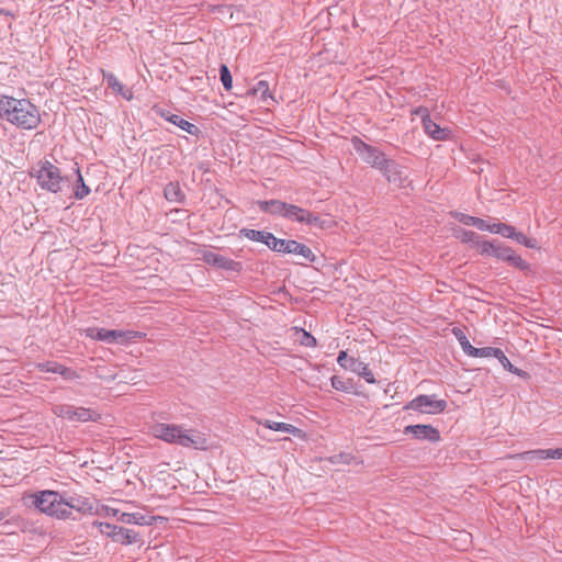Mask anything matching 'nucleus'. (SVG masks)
Wrapping results in <instances>:
<instances>
[{"instance_id": "17", "label": "nucleus", "mask_w": 562, "mask_h": 562, "mask_svg": "<svg viewBox=\"0 0 562 562\" xmlns=\"http://www.w3.org/2000/svg\"><path fill=\"white\" fill-rule=\"evenodd\" d=\"M425 133L435 140H448L452 138V132L448 128L440 127L431 117L423 123Z\"/></svg>"}, {"instance_id": "45", "label": "nucleus", "mask_w": 562, "mask_h": 562, "mask_svg": "<svg viewBox=\"0 0 562 562\" xmlns=\"http://www.w3.org/2000/svg\"><path fill=\"white\" fill-rule=\"evenodd\" d=\"M55 414L59 416V414H66V411H63V406L55 409Z\"/></svg>"}, {"instance_id": "43", "label": "nucleus", "mask_w": 562, "mask_h": 562, "mask_svg": "<svg viewBox=\"0 0 562 562\" xmlns=\"http://www.w3.org/2000/svg\"><path fill=\"white\" fill-rule=\"evenodd\" d=\"M63 411H66V414H59L60 417L74 420V411H76L75 407L63 406Z\"/></svg>"}, {"instance_id": "14", "label": "nucleus", "mask_w": 562, "mask_h": 562, "mask_svg": "<svg viewBox=\"0 0 562 562\" xmlns=\"http://www.w3.org/2000/svg\"><path fill=\"white\" fill-rule=\"evenodd\" d=\"M405 434H411L418 440L438 442L441 439L440 431L431 425H409L404 429Z\"/></svg>"}, {"instance_id": "29", "label": "nucleus", "mask_w": 562, "mask_h": 562, "mask_svg": "<svg viewBox=\"0 0 562 562\" xmlns=\"http://www.w3.org/2000/svg\"><path fill=\"white\" fill-rule=\"evenodd\" d=\"M166 119L171 122L172 124L177 125L178 127H180L181 130L188 132L189 134L191 135H194L198 133V127L193 124H191L190 122L183 120L182 117L178 116V115H170V116H166Z\"/></svg>"}, {"instance_id": "19", "label": "nucleus", "mask_w": 562, "mask_h": 562, "mask_svg": "<svg viewBox=\"0 0 562 562\" xmlns=\"http://www.w3.org/2000/svg\"><path fill=\"white\" fill-rule=\"evenodd\" d=\"M246 95L257 98L260 102L263 103H267L269 100H273L269 83L266 80L258 81L251 89L247 91Z\"/></svg>"}, {"instance_id": "32", "label": "nucleus", "mask_w": 562, "mask_h": 562, "mask_svg": "<svg viewBox=\"0 0 562 562\" xmlns=\"http://www.w3.org/2000/svg\"><path fill=\"white\" fill-rule=\"evenodd\" d=\"M452 334L457 338V340L459 341L463 352L469 356V353H470V351H471L473 346L470 344V341L467 338V336L463 333V330L461 328H459V327H453L452 328Z\"/></svg>"}, {"instance_id": "2", "label": "nucleus", "mask_w": 562, "mask_h": 562, "mask_svg": "<svg viewBox=\"0 0 562 562\" xmlns=\"http://www.w3.org/2000/svg\"><path fill=\"white\" fill-rule=\"evenodd\" d=\"M0 117L22 130H35L42 122L38 108L27 99L0 98Z\"/></svg>"}, {"instance_id": "23", "label": "nucleus", "mask_w": 562, "mask_h": 562, "mask_svg": "<svg viewBox=\"0 0 562 562\" xmlns=\"http://www.w3.org/2000/svg\"><path fill=\"white\" fill-rule=\"evenodd\" d=\"M103 75L111 89L128 101L133 99V92L130 89H126L114 75L105 72H103Z\"/></svg>"}, {"instance_id": "20", "label": "nucleus", "mask_w": 562, "mask_h": 562, "mask_svg": "<svg viewBox=\"0 0 562 562\" xmlns=\"http://www.w3.org/2000/svg\"><path fill=\"white\" fill-rule=\"evenodd\" d=\"M257 204L262 212L282 217H284L288 206V203L280 200L258 201Z\"/></svg>"}, {"instance_id": "38", "label": "nucleus", "mask_w": 562, "mask_h": 562, "mask_svg": "<svg viewBox=\"0 0 562 562\" xmlns=\"http://www.w3.org/2000/svg\"><path fill=\"white\" fill-rule=\"evenodd\" d=\"M37 368L42 372L58 373L59 372V368H60V363L48 361V362H44V363H38Z\"/></svg>"}, {"instance_id": "25", "label": "nucleus", "mask_w": 562, "mask_h": 562, "mask_svg": "<svg viewBox=\"0 0 562 562\" xmlns=\"http://www.w3.org/2000/svg\"><path fill=\"white\" fill-rule=\"evenodd\" d=\"M295 340L304 347L314 348L317 346V340L314 336H312L308 331L300 327L292 328Z\"/></svg>"}, {"instance_id": "22", "label": "nucleus", "mask_w": 562, "mask_h": 562, "mask_svg": "<svg viewBox=\"0 0 562 562\" xmlns=\"http://www.w3.org/2000/svg\"><path fill=\"white\" fill-rule=\"evenodd\" d=\"M450 214L452 217L464 225L474 226L480 231H486V228H488V223L483 218L471 216L461 212H451Z\"/></svg>"}, {"instance_id": "39", "label": "nucleus", "mask_w": 562, "mask_h": 562, "mask_svg": "<svg viewBox=\"0 0 562 562\" xmlns=\"http://www.w3.org/2000/svg\"><path fill=\"white\" fill-rule=\"evenodd\" d=\"M413 115H418L422 119V123H425L426 120L430 119L429 110L425 106H418L412 111Z\"/></svg>"}, {"instance_id": "6", "label": "nucleus", "mask_w": 562, "mask_h": 562, "mask_svg": "<svg viewBox=\"0 0 562 562\" xmlns=\"http://www.w3.org/2000/svg\"><path fill=\"white\" fill-rule=\"evenodd\" d=\"M447 407V401L437 394H419L411 400L403 409L419 415H440L446 412Z\"/></svg>"}, {"instance_id": "35", "label": "nucleus", "mask_w": 562, "mask_h": 562, "mask_svg": "<svg viewBox=\"0 0 562 562\" xmlns=\"http://www.w3.org/2000/svg\"><path fill=\"white\" fill-rule=\"evenodd\" d=\"M221 81L224 88L229 91L233 87V78L226 65L221 66Z\"/></svg>"}, {"instance_id": "21", "label": "nucleus", "mask_w": 562, "mask_h": 562, "mask_svg": "<svg viewBox=\"0 0 562 562\" xmlns=\"http://www.w3.org/2000/svg\"><path fill=\"white\" fill-rule=\"evenodd\" d=\"M156 519L154 516H145L140 513H122L117 520L128 525L148 526Z\"/></svg>"}, {"instance_id": "7", "label": "nucleus", "mask_w": 562, "mask_h": 562, "mask_svg": "<svg viewBox=\"0 0 562 562\" xmlns=\"http://www.w3.org/2000/svg\"><path fill=\"white\" fill-rule=\"evenodd\" d=\"M85 335L93 340L105 342H126L137 338H143L145 335L136 330H116L105 329L99 327H89L83 330Z\"/></svg>"}, {"instance_id": "9", "label": "nucleus", "mask_w": 562, "mask_h": 562, "mask_svg": "<svg viewBox=\"0 0 562 562\" xmlns=\"http://www.w3.org/2000/svg\"><path fill=\"white\" fill-rule=\"evenodd\" d=\"M486 232H490L492 234H499L505 238L514 239L527 248H538L536 239L527 237L525 234L517 232L514 226L505 223L488 224V228H486Z\"/></svg>"}, {"instance_id": "46", "label": "nucleus", "mask_w": 562, "mask_h": 562, "mask_svg": "<svg viewBox=\"0 0 562 562\" xmlns=\"http://www.w3.org/2000/svg\"><path fill=\"white\" fill-rule=\"evenodd\" d=\"M4 518V515L2 513H0V520H2Z\"/></svg>"}, {"instance_id": "42", "label": "nucleus", "mask_w": 562, "mask_h": 562, "mask_svg": "<svg viewBox=\"0 0 562 562\" xmlns=\"http://www.w3.org/2000/svg\"><path fill=\"white\" fill-rule=\"evenodd\" d=\"M547 459H562V448L547 449Z\"/></svg>"}, {"instance_id": "11", "label": "nucleus", "mask_w": 562, "mask_h": 562, "mask_svg": "<svg viewBox=\"0 0 562 562\" xmlns=\"http://www.w3.org/2000/svg\"><path fill=\"white\" fill-rule=\"evenodd\" d=\"M202 259L210 266L233 272H240L243 270V265L239 261H235L228 257H225L221 254L205 250L202 252Z\"/></svg>"}, {"instance_id": "10", "label": "nucleus", "mask_w": 562, "mask_h": 562, "mask_svg": "<svg viewBox=\"0 0 562 562\" xmlns=\"http://www.w3.org/2000/svg\"><path fill=\"white\" fill-rule=\"evenodd\" d=\"M273 251L299 255L312 262L315 260V255L308 246L293 239L277 238Z\"/></svg>"}, {"instance_id": "28", "label": "nucleus", "mask_w": 562, "mask_h": 562, "mask_svg": "<svg viewBox=\"0 0 562 562\" xmlns=\"http://www.w3.org/2000/svg\"><path fill=\"white\" fill-rule=\"evenodd\" d=\"M68 505L70 507V512L72 509H76L79 513L82 514H92L93 513V505L89 502L88 498H77L72 499V502H68Z\"/></svg>"}, {"instance_id": "15", "label": "nucleus", "mask_w": 562, "mask_h": 562, "mask_svg": "<svg viewBox=\"0 0 562 562\" xmlns=\"http://www.w3.org/2000/svg\"><path fill=\"white\" fill-rule=\"evenodd\" d=\"M260 424L267 428V429H270V430H273V431H281V432H286V434H290L292 435L293 437H296L301 440H307L308 439V436L307 434L291 425V424H288V423H283V422H274V420H270V419H266L263 422H260Z\"/></svg>"}, {"instance_id": "37", "label": "nucleus", "mask_w": 562, "mask_h": 562, "mask_svg": "<svg viewBox=\"0 0 562 562\" xmlns=\"http://www.w3.org/2000/svg\"><path fill=\"white\" fill-rule=\"evenodd\" d=\"M58 374L67 381H74L80 378L79 373L70 368L64 367L63 364H60Z\"/></svg>"}, {"instance_id": "40", "label": "nucleus", "mask_w": 562, "mask_h": 562, "mask_svg": "<svg viewBox=\"0 0 562 562\" xmlns=\"http://www.w3.org/2000/svg\"><path fill=\"white\" fill-rule=\"evenodd\" d=\"M351 357H348L346 351H340L337 358L338 364L345 370L349 367V360Z\"/></svg>"}, {"instance_id": "24", "label": "nucleus", "mask_w": 562, "mask_h": 562, "mask_svg": "<svg viewBox=\"0 0 562 562\" xmlns=\"http://www.w3.org/2000/svg\"><path fill=\"white\" fill-rule=\"evenodd\" d=\"M453 236L463 244H470L474 249L476 248L480 239L482 238L473 231H467L463 228H454Z\"/></svg>"}, {"instance_id": "41", "label": "nucleus", "mask_w": 562, "mask_h": 562, "mask_svg": "<svg viewBox=\"0 0 562 562\" xmlns=\"http://www.w3.org/2000/svg\"><path fill=\"white\" fill-rule=\"evenodd\" d=\"M330 382H331V386L335 390H338V391L346 390L345 382L342 381V379L340 376H337V375L331 376Z\"/></svg>"}, {"instance_id": "27", "label": "nucleus", "mask_w": 562, "mask_h": 562, "mask_svg": "<svg viewBox=\"0 0 562 562\" xmlns=\"http://www.w3.org/2000/svg\"><path fill=\"white\" fill-rule=\"evenodd\" d=\"M165 198L170 202H180L183 199V193L179 183L170 182L164 190Z\"/></svg>"}, {"instance_id": "4", "label": "nucleus", "mask_w": 562, "mask_h": 562, "mask_svg": "<svg viewBox=\"0 0 562 562\" xmlns=\"http://www.w3.org/2000/svg\"><path fill=\"white\" fill-rule=\"evenodd\" d=\"M31 177L37 180L42 189L53 193L61 192L66 184V178L61 176L59 168L49 160L38 161L32 169Z\"/></svg>"}, {"instance_id": "3", "label": "nucleus", "mask_w": 562, "mask_h": 562, "mask_svg": "<svg viewBox=\"0 0 562 562\" xmlns=\"http://www.w3.org/2000/svg\"><path fill=\"white\" fill-rule=\"evenodd\" d=\"M26 504L34 506L38 512L57 518L67 519L70 517L68 502L56 491L45 490L30 493L24 496Z\"/></svg>"}, {"instance_id": "30", "label": "nucleus", "mask_w": 562, "mask_h": 562, "mask_svg": "<svg viewBox=\"0 0 562 562\" xmlns=\"http://www.w3.org/2000/svg\"><path fill=\"white\" fill-rule=\"evenodd\" d=\"M510 458L521 459V460H531V459L546 460L547 459V449L529 450V451H525L521 453L510 456Z\"/></svg>"}, {"instance_id": "36", "label": "nucleus", "mask_w": 562, "mask_h": 562, "mask_svg": "<svg viewBox=\"0 0 562 562\" xmlns=\"http://www.w3.org/2000/svg\"><path fill=\"white\" fill-rule=\"evenodd\" d=\"M495 358H497L501 361V363L503 364V367L506 370H508L510 372L518 373V370L516 368H514L512 362L508 360V358L505 356V353L501 349L497 350Z\"/></svg>"}, {"instance_id": "34", "label": "nucleus", "mask_w": 562, "mask_h": 562, "mask_svg": "<svg viewBox=\"0 0 562 562\" xmlns=\"http://www.w3.org/2000/svg\"><path fill=\"white\" fill-rule=\"evenodd\" d=\"M498 348L484 347V348H475L472 347L469 356L473 358H487L495 357Z\"/></svg>"}, {"instance_id": "26", "label": "nucleus", "mask_w": 562, "mask_h": 562, "mask_svg": "<svg viewBox=\"0 0 562 562\" xmlns=\"http://www.w3.org/2000/svg\"><path fill=\"white\" fill-rule=\"evenodd\" d=\"M497 246V240H486L481 238L475 249L481 256H490L495 258Z\"/></svg>"}, {"instance_id": "31", "label": "nucleus", "mask_w": 562, "mask_h": 562, "mask_svg": "<svg viewBox=\"0 0 562 562\" xmlns=\"http://www.w3.org/2000/svg\"><path fill=\"white\" fill-rule=\"evenodd\" d=\"M77 183H78V186L74 191V195L77 200H81L90 193V189L85 183L83 177H82L79 168L77 169Z\"/></svg>"}, {"instance_id": "18", "label": "nucleus", "mask_w": 562, "mask_h": 562, "mask_svg": "<svg viewBox=\"0 0 562 562\" xmlns=\"http://www.w3.org/2000/svg\"><path fill=\"white\" fill-rule=\"evenodd\" d=\"M353 373H357L359 376L366 380L369 384H374L376 382L373 372L370 370L369 366L357 358H350L349 367L346 369Z\"/></svg>"}, {"instance_id": "8", "label": "nucleus", "mask_w": 562, "mask_h": 562, "mask_svg": "<svg viewBox=\"0 0 562 562\" xmlns=\"http://www.w3.org/2000/svg\"><path fill=\"white\" fill-rule=\"evenodd\" d=\"M94 526H97L100 529V532L102 535L111 538L114 542L121 543L123 546L135 543L138 540V533L132 529L119 527L106 522H94Z\"/></svg>"}, {"instance_id": "33", "label": "nucleus", "mask_w": 562, "mask_h": 562, "mask_svg": "<svg viewBox=\"0 0 562 562\" xmlns=\"http://www.w3.org/2000/svg\"><path fill=\"white\" fill-rule=\"evenodd\" d=\"M97 414L89 408L78 407L74 411V420L88 422L94 420Z\"/></svg>"}, {"instance_id": "44", "label": "nucleus", "mask_w": 562, "mask_h": 562, "mask_svg": "<svg viewBox=\"0 0 562 562\" xmlns=\"http://www.w3.org/2000/svg\"><path fill=\"white\" fill-rule=\"evenodd\" d=\"M102 515H105V516H113V517H119V510L117 509H114V508H110L108 506H103L102 507Z\"/></svg>"}, {"instance_id": "1", "label": "nucleus", "mask_w": 562, "mask_h": 562, "mask_svg": "<svg viewBox=\"0 0 562 562\" xmlns=\"http://www.w3.org/2000/svg\"><path fill=\"white\" fill-rule=\"evenodd\" d=\"M149 434L169 445H178L183 448L206 450L209 441L204 434L188 429L183 425L169 423H155L149 427Z\"/></svg>"}, {"instance_id": "16", "label": "nucleus", "mask_w": 562, "mask_h": 562, "mask_svg": "<svg viewBox=\"0 0 562 562\" xmlns=\"http://www.w3.org/2000/svg\"><path fill=\"white\" fill-rule=\"evenodd\" d=\"M239 234H240V236H243L251 241L265 244L271 250L274 249V244L278 238L272 233H269L266 231L249 229V228L240 229Z\"/></svg>"}, {"instance_id": "13", "label": "nucleus", "mask_w": 562, "mask_h": 562, "mask_svg": "<svg viewBox=\"0 0 562 562\" xmlns=\"http://www.w3.org/2000/svg\"><path fill=\"white\" fill-rule=\"evenodd\" d=\"M495 258L512 265L521 271L529 269V263L522 259L513 248L498 241Z\"/></svg>"}, {"instance_id": "12", "label": "nucleus", "mask_w": 562, "mask_h": 562, "mask_svg": "<svg viewBox=\"0 0 562 562\" xmlns=\"http://www.w3.org/2000/svg\"><path fill=\"white\" fill-rule=\"evenodd\" d=\"M284 218L297 222V223H304L308 225H317L323 227V222L319 220L318 216L314 215L308 210H305L303 207H300L294 204L288 203L286 212L284 215Z\"/></svg>"}, {"instance_id": "5", "label": "nucleus", "mask_w": 562, "mask_h": 562, "mask_svg": "<svg viewBox=\"0 0 562 562\" xmlns=\"http://www.w3.org/2000/svg\"><path fill=\"white\" fill-rule=\"evenodd\" d=\"M351 143L356 151L362 156V159L367 164L382 171L386 176L387 180L392 181L391 171L396 168V165L391 159H389L384 153L366 144L357 136L351 138Z\"/></svg>"}]
</instances>
